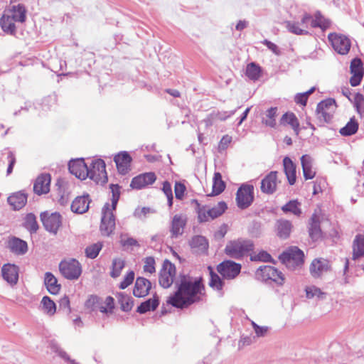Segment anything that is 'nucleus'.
<instances>
[{"label": "nucleus", "mask_w": 364, "mask_h": 364, "mask_svg": "<svg viewBox=\"0 0 364 364\" xmlns=\"http://www.w3.org/2000/svg\"><path fill=\"white\" fill-rule=\"evenodd\" d=\"M280 123L282 124H289L292 129H294L295 134L296 135L299 133V123L298 119L294 114L293 113H286L282 115Z\"/></svg>", "instance_id": "nucleus-34"}, {"label": "nucleus", "mask_w": 364, "mask_h": 364, "mask_svg": "<svg viewBox=\"0 0 364 364\" xmlns=\"http://www.w3.org/2000/svg\"><path fill=\"white\" fill-rule=\"evenodd\" d=\"M236 112V109L232 110L230 112H212V117H215V119L217 120L224 121L227 119L228 117L233 115Z\"/></svg>", "instance_id": "nucleus-55"}, {"label": "nucleus", "mask_w": 364, "mask_h": 364, "mask_svg": "<svg viewBox=\"0 0 364 364\" xmlns=\"http://www.w3.org/2000/svg\"><path fill=\"white\" fill-rule=\"evenodd\" d=\"M225 188V183L222 179L221 174L218 172L215 173L213 179V195L217 196L220 194Z\"/></svg>", "instance_id": "nucleus-41"}, {"label": "nucleus", "mask_w": 364, "mask_h": 364, "mask_svg": "<svg viewBox=\"0 0 364 364\" xmlns=\"http://www.w3.org/2000/svg\"><path fill=\"white\" fill-rule=\"evenodd\" d=\"M261 69L260 67L255 63H251L247 65L246 68V75L252 80H257L260 76Z\"/></svg>", "instance_id": "nucleus-46"}, {"label": "nucleus", "mask_w": 364, "mask_h": 364, "mask_svg": "<svg viewBox=\"0 0 364 364\" xmlns=\"http://www.w3.org/2000/svg\"><path fill=\"white\" fill-rule=\"evenodd\" d=\"M186 221V217L182 214H176L173 217L170 227L171 237L177 238L183 235Z\"/></svg>", "instance_id": "nucleus-15"}, {"label": "nucleus", "mask_w": 364, "mask_h": 364, "mask_svg": "<svg viewBox=\"0 0 364 364\" xmlns=\"http://www.w3.org/2000/svg\"><path fill=\"white\" fill-rule=\"evenodd\" d=\"M186 191V186L180 183L176 182L174 186L175 196L177 199L181 200Z\"/></svg>", "instance_id": "nucleus-59"}, {"label": "nucleus", "mask_w": 364, "mask_h": 364, "mask_svg": "<svg viewBox=\"0 0 364 364\" xmlns=\"http://www.w3.org/2000/svg\"><path fill=\"white\" fill-rule=\"evenodd\" d=\"M18 267L13 264H5L1 268V274L5 281L11 286L15 285L18 280Z\"/></svg>", "instance_id": "nucleus-18"}, {"label": "nucleus", "mask_w": 364, "mask_h": 364, "mask_svg": "<svg viewBox=\"0 0 364 364\" xmlns=\"http://www.w3.org/2000/svg\"><path fill=\"white\" fill-rule=\"evenodd\" d=\"M256 276L259 279L267 282L272 281L282 285L284 282L283 273L272 266L264 265L257 269Z\"/></svg>", "instance_id": "nucleus-6"}, {"label": "nucleus", "mask_w": 364, "mask_h": 364, "mask_svg": "<svg viewBox=\"0 0 364 364\" xmlns=\"http://www.w3.org/2000/svg\"><path fill=\"white\" fill-rule=\"evenodd\" d=\"M190 245L193 251L197 254L205 253L208 248V242L205 237L197 235L192 238Z\"/></svg>", "instance_id": "nucleus-27"}, {"label": "nucleus", "mask_w": 364, "mask_h": 364, "mask_svg": "<svg viewBox=\"0 0 364 364\" xmlns=\"http://www.w3.org/2000/svg\"><path fill=\"white\" fill-rule=\"evenodd\" d=\"M286 27L291 33L296 35H306L309 33L307 30L301 28L299 22L287 21L286 22Z\"/></svg>", "instance_id": "nucleus-49"}, {"label": "nucleus", "mask_w": 364, "mask_h": 364, "mask_svg": "<svg viewBox=\"0 0 364 364\" xmlns=\"http://www.w3.org/2000/svg\"><path fill=\"white\" fill-rule=\"evenodd\" d=\"M50 176L48 173H42L38 176L34 185L33 191L37 195L46 194L50 191Z\"/></svg>", "instance_id": "nucleus-19"}, {"label": "nucleus", "mask_w": 364, "mask_h": 364, "mask_svg": "<svg viewBox=\"0 0 364 364\" xmlns=\"http://www.w3.org/2000/svg\"><path fill=\"white\" fill-rule=\"evenodd\" d=\"M41 310L48 316H53L56 311L55 304L50 298L48 296L43 297L41 301Z\"/></svg>", "instance_id": "nucleus-35"}, {"label": "nucleus", "mask_w": 364, "mask_h": 364, "mask_svg": "<svg viewBox=\"0 0 364 364\" xmlns=\"http://www.w3.org/2000/svg\"><path fill=\"white\" fill-rule=\"evenodd\" d=\"M330 268L329 262L325 259H315L310 266L311 274L316 278L328 271Z\"/></svg>", "instance_id": "nucleus-22"}, {"label": "nucleus", "mask_w": 364, "mask_h": 364, "mask_svg": "<svg viewBox=\"0 0 364 364\" xmlns=\"http://www.w3.org/2000/svg\"><path fill=\"white\" fill-rule=\"evenodd\" d=\"M304 176L306 180L312 179L316 174L313 170V159L309 155H303L301 158Z\"/></svg>", "instance_id": "nucleus-28"}, {"label": "nucleus", "mask_w": 364, "mask_h": 364, "mask_svg": "<svg viewBox=\"0 0 364 364\" xmlns=\"http://www.w3.org/2000/svg\"><path fill=\"white\" fill-rule=\"evenodd\" d=\"M15 22L16 21L8 13L5 14L0 19L3 31L10 34H14L16 32Z\"/></svg>", "instance_id": "nucleus-31"}, {"label": "nucleus", "mask_w": 364, "mask_h": 364, "mask_svg": "<svg viewBox=\"0 0 364 364\" xmlns=\"http://www.w3.org/2000/svg\"><path fill=\"white\" fill-rule=\"evenodd\" d=\"M8 247L11 252L18 255H24L28 251L26 242L16 237L9 239Z\"/></svg>", "instance_id": "nucleus-26"}, {"label": "nucleus", "mask_w": 364, "mask_h": 364, "mask_svg": "<svg viewBox=\"0 0 364 364\" xmlns=\"http://www.w3.org/2000/svg\"><path fill=\"white\" fill-rule=\"evenodd\" d=\"M277 116V108L271 107L268 109L262 117V123L266 126L274 127L276 125V117Z\"/></svg>", "instance_id": "nucleus-39"}, {"label": "nucleus", "mask_w": 364, "mask_h": 364, "mask_svg": "<svg viewBox=\"0 0 364 364\" xmlns=\"http://www.w3.org/2000/svg\"><path fill=\"white\" fill-rule=\"evenodd\" d=\"M105 163L102 159L92 161L88 168V176L90 179L102 185L107 182V175L105 169Z\"/></svg>", "instance_id": "nucleus-8"}, {"label": "nucleus", "mask_w": 364, "mask_h": 364, "mask_svg": "<svg viewBox=\"0 0 364 364\" xmlns=\"http://www.w3.org/2000/svg\"><path fill=\"white\" fill-rule=\"evenodd\" d=\"M254 187L250 184H243L237 190L236 201L237 206L241 209L248 208L254 200Z\"/></svg>", "instance_id": "nucleus-9"}, {"label": "nucleus", "mask_w": 364, "mask_h": 364, "mask_svg": "<svg viewBox=\"0 0 364 364\" xmlns=\"http://www.w3.org/2000/svg\"><path fill=\"white\" fill-rule=\"evenodd\" d=\"M144 270L151 274L155 272V260L154 257H149L145 259Z\"/></svg>", "instance_id": "nucleus-57"}, {"label": "nucleus", "mask_w": 364, "mask_h": 364, "mask_svg": "<svg viewBox=\"0 0 364 364\" xmlns=\"http://www.w3.org/2000/svg\"><path fill=\"white\" fill-rule=\"evenodd\" d=\"M53 350L58 353V355L64 359L67 362H70L71 364H77L74 360H71L68 355L63 349H61L58 345H53L52 347Z\"/></svg>", "instance_id": "nucleus-56"}, {"label": "nucleus", "mask_w": 364, "mask_h": 364, "mask_svg": "<svg viewBox=\"0 0 364 364\" xmlns=\"http://www.w3.org/2000/svg\"><path fill=\"white\" fill-rule=\"evenodd\" d=\"M41 219L46 230L54 234L57 233L62 224L61 215L58 213H43Z\"/></svg>", "instance_id": "nucleus-12"}, {"label": "nucleus", "mask_w": 364, "mask_h": 364, "mask_svg": "<svg viewBox=\"0 0 364 364\" xmlns=\"http://www.w3.org/2000/svg\"><path fill=\"white\" fill-rule=\"evenodd\" d=\"M90 201L88 194L77 196L71 204V210L78 214L86 213L89 209Z\"/></svg>", "instance_id": "nucleus-25"}, {"label": "nucleus", "mask_w": 364, "mask_h": 364, "mask_svg": "<svg viewBox=\"0 0 364 364\" xmlns=\"http://www.w3.org/2000/svg\"><path fill=\"white\" fill-rule=\"evenodd\" d=\"M162 191L167 198L168 206L171 207L173 205V193L171 183L168 181L164 182Z\"/></svg>", "instance_id": "nucleus-52"}, {"label": "nucleus", "mask_w": 364, "mask_h": 364, "mask_svg": "<svg viewBox=\"0 0 364 364\" xmlns=\"http://www.w3.org/2000/svg\"><path fill=\"white\" fill-rule=\"evenodd\" d=\"M278 235L282 238H287L291 231V223L287 220H279L277 223Z\"/></svg>", "instance_id": "nucleus-38"}, {"label": "nucleus", "mask_w": 364, "mask_h": 364, "mask_svg": "<svg viewBox=\"0 0 364 364\" xmlns=\"http://www.w3.org/2000/svg\"><path fill=\"white\" fill-rule=\"evenodd\" d=\"M304 257L301 250L296 247H291L279 256V259L288 269H295L302 265Z\"/></svg>", "instance_id": "nucleus-4"}, {"label": "nucleus", "mask_w": 364, "mask_h": 364, "mask_svg": "<svg viewBox=\"0 0 364 364\" xmlns=\"http://www.w3.org/2000/svg\"><path fill=\"white\" fill-rule=\"evenodd\" d=\"M250 323H251V325L254 329V331H255L257 337H264L267 335V333L269 331L268 326H260L257 325L253 321H250Z\"/></svg>", "instance_id": "nucleus-53"}, {"label": "nucleus", "mask_w": 364, "mask_h": 364, "mask_svg": "<svg viewBox=\"0 0 364 364\" xmlns=\"http://www.w3.org/2000/svg\"><path fill=\"white\" fill-rule=\"evenodd\" d=\"M176 285L177 291L168 298L167 303L180 309L196 302L203 289L200 278H193L189 275H180Z\"/></svg>", "instance_id": "nucleus-1"}, {"label": "nucleus", "mask_w": 364, "mask_h": 364, "mask_svg": "<svg viewBox=\"0 0 364 364\" xmlns=\"http://www.w3.org/2000/svg\"><path fill=\"white\" fill-rule=\"evenodd\" d=\"M309 235L313 240H317L321 236L319 217L316 213L311 218Z\"/></svg>", "instance_id": "nucleus-33"}, {"label": "nucleus", "mask_w": 364, "mask_h": 364, "mask_svg": "<svg viewBox=\"0 0 364 364\" xmlns=\"http://www.w3.org/2000/svg\"><path fill=\"white\" fill-rule=\"evenodd\" d=\"M156 179V177L154 173H144L133 178L130 186L134 189H141L154 183Z\"/></svg>", "instance_id": "nucleus-16"}, {"label": "nucleus", "mask_w": 364, "mask_h": 364, "mask_svg": "<svg viewBox=\"0 0 364 364\" xmlns=\"http://www.w3.org/2000/svg\"><path fill=\"white\" fill-rule=\"evenodd\" d=\"M252 249L250 241L237 240L230 242L225 247V253L230 257L238 259L243 257Z\"/></svg>", "instance_id": "nucleus-5"}, {"label": "nucleus", "mask_w": 364, "mask_h": 364, "mask_svg": "<svg viewBox=\"0 0 364 364\" xmlns=\"http://www.w3.org/2000/svg\"><path fill=\"white\" fill-rule=\"evenodd\" d=\"M102 248L101 242H97L87 246L85 248L86 257L90 259H95L99 255V252Z\"/></svg>", "instance_id": "nucleus-47"}, {"label": "nucleus", "mask_w": 364, "mask_h": 364, "mask_svg": "<svg viewBox=\"0 0 364 364\" xmlns=\"http://www.w3.org/2000/svg\"><path fill=\"white\" fill-rule=\"evenodd\" d=\"M306 296L308 299H316L317 300H323L326 297V293L321 291L318 287L311 285L305 289Z\"/></svg>", "instance_id": "nucleus-37"}, {"label": "nucleus", "mask_w": 364, "mask_h": 364, "mask_svg": "<svg viewBox=\"0 0 364 364\" xmlns=\"http://www.w3.org/2000/svg\"><path fill=\"white\" fill-rule=\"evenodd\" d=\"M272 259L271 255L267 252L262 251L255 257V259H257L262 262H269Z\"/></svg>", "instance_id": "nucleus-63"}, {"label": "nucleus", "mask_w": 364, "mask_h": 364, "mask_svg": "<svg viewBox=\"0 0 364 364\" xmlns=\"http://www.w3.org/2000/svg\"><path fill=\"white\" fill-rule=\"evenodd\" d=\"M27 199L28 195L23 191H20L9 196L7 202L14 210H20L26 205Z\"/></svg>", "instance_id": "nucleus-21"}, {"label": "nucleus", "mask_w": 364, "mask_h": 364, "mask_svg": "<svg viewBox=\"0 0 364 364\" xmlns=\"http://www.w3.org/2000/svg\"><path fill=\"white\" fill-rule=\"evenodd\" d=\"M353 259H356L364 255V236H356L353 247Z\"/></svg>", "instance_id": "nucleus-36"}, {"label": "nucleus", "mask_w": 364, "mask_h": 364, "mask_svg": "<svg viewBox=\"0 0 364 364\" xmlns=\"http://www.w3.org/2000/svg\"><path fill=\"white\" fill-rule=\"evenodd\" d=\"M336 104L333 99H326L317 105L316 113L317 119L321 122H328L331 120L336 111Z\"/></svg>", "instance_id": "nucleus-7"}, {"label": "nucleus", "mask_w": 364, "mask_h": 364, "mask_svg": "<svg viewBox=\"0 0 364 364\" xmlns=\"http://www.w3.org/2000/svg\"><path fill=\"white\" fill-rule=\"evenodd\" d=\"M301 203L297 200H293L288 202L282 207V210L284 213L290 212L296 216H300L301 214Z\"/></svg>", "instance_id": "nucleus-44"}, {"label": "nucleus", "mask_w": 364, "mask_h": 364, "mask_svg": "<svg viewBox=\"0 0 364 364\" xmlns=\"http://www.w3.org/2000/svg\"><path fill=\"white\" fill-rule=\"evenodd\" d=\"M311 21H314L311 16L306 14L304 15L301 20V22H299V23L301 28L307 30L309 26L311 27Z\"/></svg>", "instance_id": "nucleus-60"}, {"label": "nucleus", "mask_w": 364, "mask_h": 364, "mask_svg": "<svg viewBox=\"0 0 364 364\" xmlns=\"http://www.w3.org/2000/svg\"><path fill=\"white\" fill-rule=\"evenodd\" d=\"M176 277V267L168 259H166L160 270L159 282L164 288H168L173 283Z\"/></svg>", "instance_id": "nucleus-10"}, {"label": "nucleus", "mask_w": 364, "mask_h": 364, "mask_svg": "<svg viewBox=\"0 0 364 364\" xmlns=\"http://www.w3.org/2000/svg\"><path fill=\"white\" fill-rule=\"evenodd\" d=\"M358 129V123L355 118H351L345 127L339 131L342 136H351L356 133Z\"/></svg>", "instance_id": "nucleus-43"}, {"label": "nucleus", "mask_w": 364, "mask_h": 364, "mask_svg": "<svg viewBox=\"0 0 364 364\" xmlns=\"http://www.w3.org/2000/svg\"><path fill=\"white\" fill-rule=\"evenodd\" d=\"M209 284L211 287L217 290H220L223 287V283L220 277L211 271Z\"/></svg>", "instance_id": "nucleus-51"}, {"label": "nucleus", "mask_w": 364, "mask_h": 364, "mask_svg": "<svg viewBox=\"0 0 364 364\" xmlns=\"http://www.w3.org/2000/svg\"><path fill=\"white\" fill-rule=\"evenodd\" d=\"M151 288V282L144 277H137L133 289V294L136 297H144L149 294Z\"/></svg>", "instance_id": "nucleus-20"}, {"label": "nucleus", "mask_w": 364, "mask_h": 364, "mask_svg": "<svg viewBox=\"0 0 364 364\" xmlns=\"http://www.w3.org/2000/svg\"><path fill=\"white\" fill-rule=\"evenodd\" d=\"M124 267V261L122 259H114L112 261V271L110 275L113 278L118 277Z\"/></svg>", "instance_id": "nucleus-48"}, {"label": "nucleus", "mask_w": 364, "mask_h": 364, "mask_svg": "<svg viewBox=\"0 0 364 364\" xmlns=\"http://www.w3.org/2000/svg\"><path fill=\"white\" fill-rule=\"evenodd\" d=\"M134 279V272L133 271H130L127 274L124 280L120 283L119 288L122 289H126L128 286H129Z\"/></svg>", "instance_id": "nucleus-58"}, {"label": "nucleus", "mask_w": 364, "mask_h": 364, "mask_svg": "<svg viewBox=\"0 0 364 364\" xmlns=\"http://www.w3.org/2000/svg\"><path fill=\"white\" fill-rule=\"evenodd\" d=\"M217 269L225 279H232L235 278L241 270V265L230 260L220 263Z\"/></svg>", "instance_id": "nucleus-13"}, {"label": "nucleus", "mask_w": 364, "mask_h": 364, "mask_svg": "<svg viewBox=\"0 0 364 364\" xmlns=\"http://www.w3.org/2000/svg\"><path fill=\"white\" fill-rule=\"evenodd\" d=\"M45 284L48 291L52 294H56L60 289V286L58 284V280L50 272H46L45 275Z\"/></svg>", "instance_id": "nucleus-32"}, {"label": "nucleus", "mask_w": 364, "mask_h": 364, "mask_svg": "<svg viewBox=\"0 0 364 364\" xmlns=\"http://www.w3.org/2000/svg\"><path fill=\"white\" fill-rule=\"evenodd\" d=\"M7 13L12 16L16 22L23 23L26 20V9L22 5L19 4L17 6H13V9L7 11Z\"/></svg>", "instance_id": "nucleus-40"}, {"label": "nucleus", "mask_w": 364, "mask_h": 364, "mask_svg": "<svg viewBox=\"0 0 364 364\" xmlns=\"http://www.w3.org/2000/svg\"><path fill=\"white\" fill-rule=\"evenodd\" d=\"M227 209V205L225 202H219L215 206L207 210V215L210 218L214 219L221 215Z\"/></svg>", "instance_id": "nucleus-45"}, {"label": "nucleus", "mask_w": 364, "mask_h": 364, "mask_svg": "<svg viewBox=\"0 0 364 364\" xmlns=\"http://www.w3.org/2000/svg\"><path fill=\"white\" fill-rule=\"evenodd\" d=\"M159 304V300L156 295L152 298L142 302L137 308V312L139 314H145L149 311H154Z\"/></svg>", "instance_id": "nucleus-30"}, {"label": "nucleus", "mask_w": 364, "mask_h": 364, "mask_svg": "<svg viewBox=\"0 0 364 364\" xmlns=\"http://www.w3.org/2000/svg\"><path fill=\"white\" fill-rule=\"evenodd\" d=\"M25 227L31 232H36L38 230V225L34 214L28 213L26 215L25 218Z\"/></svg>", "instance_id": "nucleus-50"}, {"label": "nucleus", "mask_w": 364, "mask_h": 364, "mask_svg": "<svg viewBox=\"0 0 364 364\" xmlns=\"http://www.w3.org/2000/svg\"><path fill=\"white\" fill-rule=\"evenodd\" d=\"M232 141V137L229 135H225L221 139L219 143V149L220 150H225L227 149L228 146L230 144Z\"/></svg>", "instance_id": "nucleus-62"}, {"label": "nucleus", "mask_w": 364, "mask_h": 364, "mask_svg": "<svg viewBox=\"0 0 364 364\" xmlns=\"http://www.w3.org/2000/svg\"><path fill=\"white\" fill-rule=\"evenodd\" d=\"M61 274L67 279L77 280L82 274V265L75 259L70 258L62 260L59 264Z\"/></svg>", "instance_id": "nucleus-3"}, {"label": "nucleus", "mask_w": 364, "mask_h": 364, "mask_svg": "<svg viewBox=\"0 0 364 364\" xmlns=\"http://www.w3.org/2000/svg\"><path fill=\"white\" fill-rule=\"evenodd\" d=\"M314 21H311V28L318 27L322 30L329 28L331 22L328 19L325 18L318 11L314 14Z\"/></svg>", "instance_id": "nucleus-42"}, {"label": "nucleus", "mask_w": 364, "mask_h": 364, "mask_svg": "<svg viewBox=\"0 0 364 364\" xmlns=\"http://www.w3.org/2000/svg\"><path fill=\"white\" fill-rule=\"evenodd\" d=\"M350 73L352 76L350 79V83L355 87L360 84L364 74L363 63L360 59L355 58L350 63Z\"/></svg>", "instance_id": "nucleus-17"}, {"label": "nucleus", "mask_w": 364, "mask_h": 364, "mask_svg": "<svg viewBox=\"0 0 364 364\" xmlns=\"http://www.w3.org/2000/svg\"><path fill=\"white\" fill-rule=\"evenodd\" d=\"M114 161L121 174H126L129 171L132 158L127 152L123 151L117 154Z\"/></svg>", "instance_id": "nucleus-24"}, {"label": "nucleus", "mask_w": 364, "mask_h": 364, "mask_svg": "<svg viewBox=\"0 0 364 364\" xmlns=\"http://www.w3.org/2000/svg\"><path fill=\"white\" fill-rule=\"evenodd\" d=\"M112 205L106 203L102 208L100 230L103 235H109L115 228V219L113 211L115 210L120 196V187L117 184H111Z\"/></svg>", "instance_id": "nucleus-2"}, {"label": "nucleus", "mask_w": 364, "mask_h": 364, "mask_svg": "<svg viewBox=\"0 0 364 364\" xmlns=\"http://www.w3.org/2000/svg\"><path fill=\"white\" fill-rule=\"evenodd\" d=\"M329 41L335 51L341 55L347 54L350 48V41L344 35L330 33L328 36Z\"/></svg>", "instance_id": "nucleus-11"}, {"label": "nucleus", "mask_w": 364, "mask_h": 364, "mask_svg": "<svg viewBox=\"0 0 364 364\" xmlns=\"http://www.w3.org/2000/svg\"><path fill=\"white\" fill-rule=\"evenodd\" d=\"M122 304V309L124 311H129L132 309L133 302L132 301V299L130 297L126 296L123 297L121 301Z\"/></svg>", "instance_id": "nucleus-61"}, {"label": "nucleus", "mask_w": 364, "mask_h": 364, "mask_svg": "<svg viewBox=\"0 0 364 364\" xmlns=\"http://www.w3.org/2000/svg\"><path fill=\"white\" fill-rule=\"evenodd\" d=\"M284 171L290 185L296 182V165L290 158L286 156L283 159Z\"/></svg>", "instance_id": "nucleus-29"}, {"label": "nucleus", "mask_w": 364, "mask_h": 364, "mask_svg": "<svg viewBox=\"0 0 364 364\" xmlns=\"http://www.w3.org/2000/svg\"><path fill=\"white\" fill-rule=\"evenodd\" d=\"M102 301L101 299L97 296H90L85 303L87 308L91 309L92 311L97 310V307Z\"/></svg>", "instance_id": "nucleus-54"}, {"label": "nucleus", "mask_w": 364, "mask_h": 364, "mask_svg": "<svg viewBox=\"0 0 364 364\" xmlns=\"http://www.w3.org/2000/svg\"><path fill=\"white\" fill-rule=\"evenodd\" d=\"M70 172L77 178L84 180L88 176V167L82 159L71 160L68 164Z\"/></svg>", "instance_id": "nucleus-14"}, {"label": "nucleus", "mask_w": 364, "mask_h": 364, "mask_svg": "<svg viewBox=\"0 0 364 364\" xmlns=\"http://www.w3.org/2000/svg\"><path fill=\"white\" fill-rule=\"evenodd\" d=\"M277 184V172L272 171L261 182V191L267 194L275 192Z\"/></svg>", "instance_id": "nucleus-23"}, {"label": "nucleus", "mask_w": 364, "mask_h": 364, "mask_svg": "<svg viewBox=\"0 0 364 364\" xmlns=\"http://www.w3.org/2000/svg\"><path fill=\"white\" fill-rule=\"evenodd\" d=\"M262 43L265 45L270 50H272L274 54L279 55V50L276 44L274 43L268 41L264 40Z\"/></svg>", "instance_id": "nucleus-64"}]
</instances>
